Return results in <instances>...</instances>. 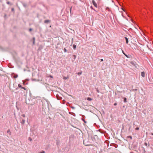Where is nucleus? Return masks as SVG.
I'll use <instances>...</instances> for the list:
<instances>
[{"mask_svg":"<svg viewBox=\"0 0 153 153\" xmlns=\"http://www.w3.org/2000/svg\"><path fill=\"white\" fill-rule=\"evenodd\" d=\"M92 3L93 5L96 7H97V5L94 0H92Z\"/></svg>","mask_w":153,"mask_h":153,"instance_id":"f257e3e1","label":"nucleus"},{"mask_svg":"<svg viewBox=\"0 0 153 153\" xmlns=\"http://www.w3.org/2000/svg\"><path fill=\"white\" fill-rule=\"evenodd\" d=\"M51 21L50 20H45L44 21V23L45 24H50V23L51 22Z\"/></svg>","mask_w":153,"mask_h":153,"instance_id":"f03ea898","label":"nucleus"},{"mask_svg":"<svg viewBox=\"0 0 153 153\" xmlns=\"http://www.w3.org/2000/svg\"><path fill=\"white\" fill-rule=\"evenodd\" d=\"M141 76L144 77L145 76V73L144 72H142L141 73Z\"/></svg>","mask_w":153,"mask_h":153,"instance_id":"7ed1b4c3","label":"nucleus"},{"mask_svg":"<svg viewBox=\"0 0 153 153\" xmlns=\"http://www.w3.org/2000/svg\"><path fill=\"white\" fill-rule=\"evenodd\" d=\"M125 39H126V43L127 44H128V38L126 37H125Z\"/></svg>","mask_w":153,"mask_h":153,"instance_id":"20e7f679","label":"nucleus"},{"mask_svg":"<svg viewBox=\"0 0 153 153\" xmlns=\"http://www.w3.org/2000/svg\"><path fill=\"white\" fill-rule=\"evenodd\" d=\"M87 100L88 101H91L92 100V99L90 97H88L87 98Z\"/></svg>","mask_w":153,"mask_h":153,"instance_id":"39448f33","label":"nucleus"},{"mask_svg":"<svg viewBox=\"0 0 153 153\" xmlns=\"http://www.w3.org/2000/svg\"><path fill=\"white\" fill-rule=\"evenodd\" d=\"M7 132L10 135H11V132H10V130H8L7 131Z\"/></svg>","mask_w":153,"mask_h":153,"instance_id":"423d86ee","label":"nucleus"},{"mask_svg":"<svg viewBox=\"0 0 153 153\" xmlns=\"http://www.w3.org/2000/svg\"><path fill=\"white\" fill-rule=\"evenodd\" d=\"M73 48H74V49H75L76 48V45H73Z\"/></svg>","mask_w":153,"mask_h":153,"instance_id":"0eeeda50","label":"nucleus"},{"mask_svg":"<svg viewBox=\"0 0 153 153\" xmlns=\"http://www.w3.org/2000/svg\"><path fill=\"white\" fill-rule=\"evenodd\" d=\"M33 45H34L35 43V38L34 37L33 38Z\"/></svg>","mask_w":153,"mask_h":153,"instance_id":"6e6552de","label":"nucleus"},{"mask_svg":"<svg viewBox=\"0 0 153 153\" xmlns=\"http://www.w3.org/2000/svg\"><path fill=\"white\" fill-rule=\"evenodd\" d=\"M124 102H127V99H126V98H124Z\"/></svg>","mask_w":153,"mask_h":153,"instance_id":"1a4fd4ad","label":"nucleus"},{"mask_svg":"<svg viewBox=\"0 0 153 153\" xmlns=\"http://www.w3.org/2000/svg\"><path fill=\"white\" fill-rule=\"evenodd\" d=\"M25 120H22V123L23 124H24L25 123Z\"/></svg>","mask_w":153,"mask_h":153,"instance_id":"9d476101","label":"nucleus"},{"mask_svg":"<svg viewBox=\"0 0 153 153\" xmlns=\"http://www.w3.org/2000/svg\"><path fill=\"white\" fill-rule=\"evenodd\" d=\"M130 63L132 65H134V66L135 65V64H134V62H131Z\"/></svg>","mask_w":153,"mask_h":153,"instance_id":"9b49d317","label":"nucleus"},{"mask_svg":"<svg viewBox=\"0 0 153 153\" xmlns=\"http://www.w3.org/2000/svg\"><path fill=\"white\" fill-rule=\"evenodd\" d=\"M63 79H67L68 78V77H63Z\"/></svg>","mask_w":153,"mask_h":153,"instance_id":"f8f14e48","label":"nucleus"},{"mask_svg":"<svg viewBox=\"0 0 153 153\" xmlns=\"http://www.w3.org/2000/svg\"><path fill=\"white\" fill-rule=\"evenodd\" d=\"M106 9L107 10H108V11H110V9H109V7H107L106 8Z\"/></svg>","mask_w":153,"mask_h":153,"instance_id":"ddd939ff","label":"nucleus"},{"mask_svg":"<svg viewBox=\"0 0 153 153\" xmlns=\"http://www.w3.org/2000/svg\"><path fill=\"white\" fill-rule=\"evenodd\" d=\"M64 51L65 52H67V50H66V48H64Z\"/></svg>","mask_w":153,"mask_h":153,"instance_id":"4468645a","label":"nucleus"},{"mask_svg":"<svg viewBox=\"0 0 153 153\" xmlns=\"http://www.w3.org/2000/svg\"><path fill=\"white\" fill-rule=\"evenodd\" d=\"M18 86H19V87L20 88H22V85L20 84H19L18 85Z\"/></svg>","mask_w":153,"mask_h":153,"instance_id":"2eb2a0df","label":"nucleus"},{"mask_svg":"<svg viewBox=\"0 0 153 153\" xmlns=\"http://www.w3.org/2000/svg\"><path fill=\"white\" fill-rule=\"evenodd\" d=\"M29 140H30V141H31L32 140V139L30 137H29L28 139Z\"/></svg>","mask_w":153,"mask_h":153,"instance_id":"dca6fc26","label":"nucleus"},{"mask_svg":"<svg viewBox=\"0 0 153 153\" xmlns=\"http://www.w3.org/2000/svg\"><path fill=\"white\" fill-rule=\"evenodd\" d=\"M82 74V72H80L78 73L77 74L78 75H79V74Z\"/></svg>","mask_w":153,"mask_h":153,"instance_id":"f3484780","label":"nucleus"},{"mask_svg":"<svg viewBox=\"0 0 153 153\" xmlns=\"http://www.w3.org/2000/svg\"><path fill=\"white\" fill-rule=\"evenodd\" d=\"M7 4H10V2L9 1H7Z\"/></svg>","mask_w":153,"mask_h":153,"instance_id":"a211bd4d","label":"nucleus"},{"mask_svg":"<svg viewBox=\"0 0 153 153\" xmlns=\"http://www.w3.org/2000/svg\"><path fill=\"white\" fill-rule=\"evenodd\" d=\"M22 116L24 117H25V114H23L22 115Z\"/></svg>","mask_w":153,"mask_h":153,"instance_id":"6ab92c4d","label":"nucleus"},{"mask_svg":"<svg viewBox=\"0 0 153 153\" xmlns=\"http://www.w3.org/2000/svg\"><path fill=\"white\" fill-rule=\"evenodd\" d=\"M139 128L138 127H137L135 129L137 130H138L139 129Z\"/></svg>","mask_w":153,"mask_h":153,"instance_id":"aec40b11","label":"nucleus"},{"mask_svg":"<svg viewBox=\"0 0 153 153\" xmlns=\"http://www.w3.org/2000/svg\"><path fill=\"white\" fill-rule=\"evenodd\" d=\"M11 11H14V9L13 8L11 9Z\"/></svg>","mask_w":153,"mask_h":153,"instance_id":"412c9836","label":"nucleus"},{"mask_svg":"<svg viewBox=\"0 0 153 153\" xmlns=\"http://www.w3.org/2000/svg\"><path fill=\"white\" fill-rule=\"evenodd\" d=\"M22 88L23 89L25 90H26V88L24 87H22Z\"/></svg>","mask_w":153,"mask_h":153,"instance_id":"4be33fe9","label":"nucleus"},{"mask_svg":"<svg viewBox=\"0 0 153 153\" xmlns=\"http://www.w3.org/2000/svg\"><path fill=\"white\" fill-rule=\"evenodd\" d=\"M145 145L146 146H147V143H145Z\"/></svg>","mask_w":153,"mask_h":153,"instance_id":"5701e85b","label":"nucleus"},{"mask_svg":"<svg viewBox=\"0 0 153 153\" xmlns=\"http://www.w3.org/2000/svg\"><path fill=\"white\" fill-rule=\"evenodd\" d=\"M41 153H45V152L44 151H43L42 152H41Z\"/></svg>","mask_w":153,"mask_h":153,"instance_id":"b1692460","label":"nucleus"},{"mask_svg":"<svg viewBox=\"0 0 153 153\" xmlns=\"http://www.w3.org/2000/svg\"><path fill=\"white\" fill-rule=\"evenodd\" d=\"M117 105V103H114V105Z\"/></svg>","mask_w":153,"mask_h":153,"instance_id":"393cba45","label":"nucleus"},{"mask_svg":"<svg viewBox=\"0 0 153 153\" xmlns=\"http://www.w3.org/2000/svg\"><path fill=\"white\" fill-rule=\"evenodd\" d=\"M129 137L131 139H132V137L131 136H129Z\"/></svg>","mask_w":153,"mask_h":153,"instance_id":"a878e982","label":"nucleus"},{"mask_svg":"<svg viewBox=\"0 0 153 153\" xmlns=\"http://www.w3.org/2000/svg\"><path fill=\"white\" fill-rule=\"evenodd\" d=\"M74 59H75L76 58V56L75 55H74Z\"/></svg>","mask_w":153,"mask_h":153,"instance_id":"bb28decb","label":"nucleus"},{"mask_svg":"<svg viewBox=\"0 0 153 153\" xmlns=\"http://www.w3.org/2000/svg\"><path fill=\"white\" fill-rule=\"evenodd\" d=\"M100 60H101V61L102 62L103 61V59H101Z\"/></svg>","mask_w":153,"mask_h":153,"instance_id":"cd10ccee","label":"nucleus"},{"mask_svg":"<svg viewBox=\"0 0 153 153\" xmlns=\"http://www.w3.org/2000/svg\"><path fill=\"white\" fill-rule=\"evenodd\" d=\"M123 52L126 56V54H125V53H124V52L123 51Z\"/></svg>","mask_w":153,"mask_h":153,"instance_id":"c85d7f7f","label":"nucleus"},{"mask_svg":"<svg viewBox=\"0 0 153 153\" xmlns=\"http://www.w3.org/2000/svg\"><path fill=\"white\" fill-rule=\"evenodd\" d=\"M97 91L99 93V90H97Z\"/></svg>","mask_w":153,"mask_h":153,"instance_id":"c756f323","label":"nucleus"},{"mask_svg":"<svg viewBox=\"0 0 153 153\" xmlns=\"http://www.w3.org/2000/svg\"><path fill=\"white\" fill-rule=\"evenodd\" d=\"M32 29H29V31L30 32L32 30Z\"/></svg>","mask_w":153,"mask_h":153,"instance_id":"7c9ffc66","label":"nucleus"},{"mask_svg":"<svg viewBox=\"0 0 153 153\" xmlns=\"http://www.w3.org/2000/svg\"><path fill=\"white\" fill-rule=\"evenodd\" d=\"M17 77V76H15V78H16V77Z\"/></svg>","mask_w":153,"mask_h":153,"instance_id":"2f4dec72","label":"nucleus"},{"mask_svg":"<svg viewBox=\"0 0 153 153\" xmlns=\"http://www.w3.org/2000/svg\"><path fill=\"white\" fill-rule=\"evenodd\" d=\"M152 134L153 135V133H152Z\"/></svg>","mask_w":153,"mask_h":153,"instance_id":"473e14b6","label":"nucleus"},{"mask_svg":"<svg viewBox=\"0 0 153 153\" xmlns=\"http://www.w3.org/2000/svg\"><path fill=\"white\" fill-rule=\"evenodd\" d=\"M51 27V25H50V27Z\"/></svg>","mask_w":153,"mask_h":153,"instance_id":"72a5a7b5","label":"nucleus"}]
</instances>
